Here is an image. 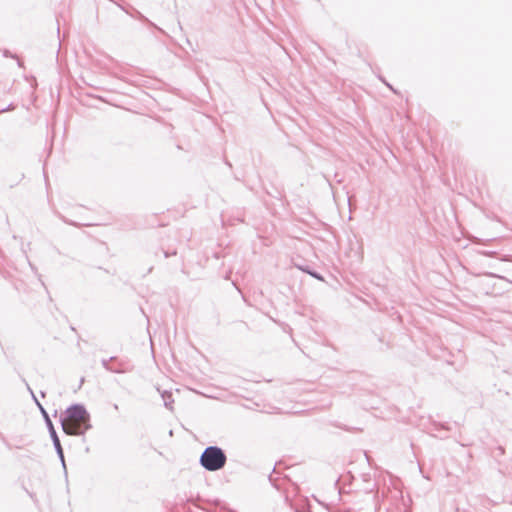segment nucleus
<instances>
[{
  "label": "nucleus",
  "instance_id": "15",
  "mask_svg": "<svg viewBox=\"0 0 512 512\" xmlns=\"http://www.w3.org/2000/svg\"><path fill=\"white\" fill-rule=\"evenodd\" d=\"M496 451L498 452V455H503L504 454V448L502 446L497 447Z\"/></svg>",
  "mask_w": 512,
  "mask_h": 512
},
{
  "label": "nucleus",
  "instance_id": "5",
  "mask_svg": "<svg viewBox=\"0 0 512 512\" xmlns=\"http://www.w3.org/2000/svg\"><path fill=\"white\" fill-rule=\"evenodd\" d=\"M112 373H127L132 370V365L125 360H121L117 358V361L112 363Z\"/></svg>",
  "mask_w": 512,
  "mask_h": 512
},
{
  "label": "nucleus",
  "instance_id": "12",
  "mask_svg": "<svg viewBox=\"0 0 512 512\" xmlns=\"http://www.w3.org/2000/svg\"><path fill=\"white\" fill-rule=\"evenodd\" d=\"M482 253H483V255L488 256V257H494L497 254L495 251H484Z\"/></svg>",
  "mask_w": 512,
  "mask_h": 512
},
{
  "label": "nucleus",
  "instance_id": "13",
  "mask_svg": "<svg viewBox=\"0 0 512 512\" xmlns=\"http://www.w3.org/2000/svg\"><path fill=\"white\" fill-rule=\"evenodd\" d=\"M61 219H62L65 223H67V224H69V225H73V226H76V227L78 226V224H77L76 222H73V221L67 220V219H65L64 217H61Z\"/></svg>",
  "mask_w": 512,
  "mask_h": 512
},
{
  "label": "nucleus",
  "instance_id": "1",
  "mask_svg": "<svg viewBox=\"0 0 512 512\" xmlns=\"http://www.w3.org/2000/svg\"><path fill=\"white\" fill-rule=\"evenodd\" d=\"M200 465L209 472L219 471L227 463V455L219 446H208L200 455Z\"/></svg>",
  "mask_w": 512,
  "mask_h": 512
},
{
  "label": "nucleus",
  "instance_id": "2",
  "mask_svg": "<svg viewBox=\"0 0 512 512\" xmlns=\"http://www.w3.org/2000/svg\"><path fill=\"white\" fill-rule=\"evenodd\" d=\"M28 391L30 392L36 406L38 407L44 421H45V427H47L48 431H49V434H50V437H51V440L53 442V445H54V448L56 450V453L58 455V457L60 458L63 466L65 467V459H64V452H63V448L61 446V443H60V440H59V437L57 435V432L54 428V425L52 423V420L48 414V412L46 411V409L43 407V405L38 401L37 397L35 396L33 390L30 388V386H28Z\"/></svg>",
  "mask_w": 512,
  "mask_h": 512
},
{
  "label": "nucleus",
  "instance_id": "19",
  "mask_svg": "<svg viewBox=\"0 0 512 512\" xmlns=\"http://www.w3.org/2000/svg\"><path fill=\"white\" fill-rule=\"evenodd\" d=\"M40 394H41V397H43V398H44V397H45V395H46V394H45V392H43V391H41V392H40Z\"/></svg>",
  "mask_w": 512,
  "mask_h": 512
},
{
  "label": "nucleus",
  "instance_id": "14",
  "mask_svg": "<svg viewBox=\"0 0 512 512\" xmlns=\"http://www.w3.org/2000/svg\"><path fill=\"white\" fill-rule=\"evenodd\" d=\"M381 81L387 86L389 87L394 93H396V90L388 83L386 82L384 79L380 78Z\"/></svg>",
  "mask_w": 512,
  "mask_h": 512
},
{
  "label": "nucleus",
  "instance_id": "18",
  "mask_svg": "<svg viewBox=\"0 0 512 512\" xmlns=\"http://www.w3.org/2000/svg\"><path fill=\"white\" fill-rule=\"evenodd\" d=\"M9 109H10V106L8 108H6V109L5 108L1 109L0 112H4V111L9 110Z\"/></svg>",
  "mask_w": 512,
  "mask_h": 512
},
{
  "label": "nucleus",
  "instance_id": "7",
  "mask_svg": "<svg viewBox=\"0 0 512 512\" xmlns=\"http://www.w3.org/2000/svg\"><path fill=\"white\" fill-rule=\"evenodd\" d=\"M114 361H117V357L112 356L108 359H102L101 364L107 371L112 372V363H114Z\"/></svg>",
  "mask_w": 512,
  "mask_h": 512
},
{
  "label": "nucleus",
  "instance_id": "6",
  "mask_svg": "<svg viewBox=\"0 0 512 512\" xmlns=\"http://www.w3.org/2000/svg\"><path fill=\"white\" fill-rule=\"evenodd\" d=\"M161 397H162V399H163V401H164V406H165L166 408H168L169 410H172V409H173L172 404H173V402H174V400H173V398H172V393H171V392H169V391H166V390H165V391H163V392L161 393Z\"/></svg>",
  "mask_w": 512,
  "mask_h": 512
},
{
  "label": "nucleus",
  "instance_id": "8",
  "mask_svg": "<svg viewBox=\"0 0 512 512\" xmlns=\"http://www.w3.org/2000/svg\"><path fill=\"white\" fill-rule=\"evenodd\" d=\"M295 512H311L309 503L302 502L300 504L295 505Z\"/></svg>",
  "mask_w": 512,
  "mask_h": 512
},
{
  "label": "nucleus",
  "instance_id": "4",
  "mask_svg": "<svg viewBox=\"0 0 512 512\" xmlns=\"http://www.w3.org/2000/svg\"><path fill=\"white\" fill-rule=\"evenodd\" d=\"M60 423L64 433L72 436H82L92 427L90 423L80 424L75 421H69L61 418Z\"/></svg>",
  "mask_w": 512,
  "mask_h": 512
},
{
  "label": "nucleus",
  "instance_id": "3",
  "mask_svg": "<svg viewBox=\"0 0 512 512\" xmlns=\"http://www.w3.org/2000/svg\"><path fill=\"white\" fill-rule=\"evenodd\" d=\"M61 419L75 421L80 424L90 423V414L83 404H72L61 414Z\"/></svg>",
  "mask_w": 512,
  "mask_h": 512
},
{
  "label": "nucleus",
  "instance_id": "21",
  "mask_svg": "<svg viewBox=\"0 0 512 512\" xmlns=\"http://www.w3.org/2000/svg\"><path fill=\"white\" fill-rule=\"evenodd\" d=\"M23 382H26V379H23ZM26 384V387L28 388L29 384L28 383H25Z\"/></svg>",
  "mask_w": 512,
  "mask_h": 512
},
{
  "label": "nucleus",
  "instance_id": "11",
  "mask_svg": "<svg viewBox=\"0 0 512 512\" xmlns=\"http://www.w3.org/2000/svg\"><path fill=\"white\" fill-rule=\"evenodd\" d=\"M308 273H309L311 276H313L314 278L319 279V280H322V276H321L318 272H315V271L311 272V271H309Z\"/></svg>",
  "mask_w": 512,
  "mask_h": 512
},
{
  "label": "nucleus",
  "instance_id": "22",
  "mask_svg": "<svg viewBox=\"0 0 512 512\" xmlns=\"http://www.w3.org/2000/svg\"><path fill=\"white\" fill-rule=\"evenodd\" d=\"M377 512H382L381 508ZM386 512H390V511L387 509Z\"/></svg>",
  "mask_w": 512,
  "mask_h": 512
},
{
  "label": "nucleus",
  "instance_id": "17",
  "mask_svg": "<svg viewBox=\"0 0 512 512\" xmlns=\"http://www.w3.org/2000/svg\"><path fill=\"white\" fill-rule=\"evenodd\" d=\"M4 56L8 57V56H11V55H10L9 51L5 50Z\"/></svg>",
  "mask_w": 512,
  "mask_h": 512
},
{
  "label": "nucleus",
  "instance_id": "16",
  "mask_svg": "<svg viewBox=\"0 0 512 512\" xmlns=\"http://www.w3.org/2000/svg\"><path fill=\"white\" fill-rule=\"evenodd\" d=\"M175 254H176V251H173L172 253L165 252L164 256H165V258H168L170 255H175Z\"/></svg>",
  "mask_w": 512,
  "mask_h": 512
},
{
  "label": "nucleus",
  "instance_id": "10",
  "mask_svg": "<svg viewBox=\"0 0 512 512\" xmlns=\"http://www.w3.org/2000/svg\"><path fill=\"white\" fill-rule=\"evenodd\" d=\"M487 275L490 277H495V278H499V279L506 280V281L510 282L506 277L495 274V273H487Z\"/></svg>",
  "mask_w": 512,
  "mask_h": 512
},
{
  "label": "nucleus",
  "instance_id": "20",
  "mask_svg": "<svg viewBox=\"0 0 512 512\" xmlns=\"http://www.w3.org/2000/svg\"><path fill=\"white\" fill-rule=\"evenodd\" d=\"M113 407H114V409H115V410H118V409H119V407H118V405H117V404H114V406H113Z\"/></svg>",
  "mask_w": 512,
  "mask_h": 512
},
{
  "label": "nucleus",
  "instance_id": "9",
  "mask_svg": "<svg viewBox=\"0 0 512 512\" xmlns=\"http://www.w3.org/2000/svg\"><path fill=\"white\" fill-rule=\"evenodd\" d=\"M137 18L142 20V21H145V22H148L150 25L152 26H155L152 22H150L143 14H141L139 11L137 12Z\"/></svg>",
  "mask_w": 512,
  "mask_h": 512
}]
</instances>
